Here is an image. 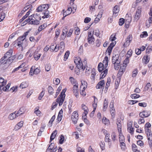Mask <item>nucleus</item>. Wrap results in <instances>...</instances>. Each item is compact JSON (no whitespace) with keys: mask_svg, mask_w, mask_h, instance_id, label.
<instances>
[{"mask_svg":"<svg viewBox=\"0 0 152 152\" xmlns=\"http://www.w3.org/2000/svg\"><path fill=\"white\" fill-rule=\"evenodd\" d=\"M29 31H28L25 32L23 35L18 38L17 40L15 41L12 43L13 46L15 47L16 45L19 47H21L23 43V42L25 39L26 37L28 35Z\"/></svg>","mask_w":152,"mask_h":152,"instance_id":"1","label":"nucleus"},{"mask_svg":"<svg viewBox=\"0 0 152 152\" xmlns=\"http://www.w3.org/2000/svg\"><path fill=\"white\" fill-rule=\"evenodd\" d=\"M66 91V90H65V89H63L60 95L56 99V102L59 103V106H61L62 104L64 101L65 96V93Z\"/></svg>","mask_w":152,"mask_h":152,"instance_id":"2","label":"nucleus"},{"mask_svg":"<svg viewBox=\"0 0 152 152\" xmlns=\"http://www.w3.org/2000/svg\"><path fill=\"white\" fill-rule=\"evenodd\" d=\"M145 129L150 147L152 149V134L151 131L149 128Z\"/></svg>","mask_w":152,"mask_h":152,"instance_id":"3","label":"nucleus"},{"mask_svg":"<svg viewBox=\"0 0 152 152\" xmlns=\"http://www.w3.org/2000/svg\"><path fill=\"white\" fill-rule=\"evenodd\" d=\"M74 62L78 69L84 70L86 66H83L81 60L80 58L78 57L77 59H75L74 61Z\"/></svg>","mask_w":152,"mask_h":152,"instance_id":"4","label":"nucleus"},{"mask_svg":"<svg viewBox=\"0 0 152 152\" xmlns=\"http://www.w3.org/2000/svg\"><path fill=\"white\" fill-rule=\"evenodd\" d=\"M49 5L48 4H42L37 7L36 10L37 11V12H40L47 10L49 8Z\"/></svg>","mask_w":152,"mask_h":152,"instance_id":"5","label":"nucleus"},{"mask_svg":"<svg viewBox=\"0 0 152 152\" xmlns=\"http://www.w3.org/2000/svg\"><path fill=\"white\" fill-rule=\"evenodd\" d=\"M71 118L74 124H75L78 119V115L77 112H74L72 114Z\"/></svg>","mask_w":152,"mask_h":152,"instance_id":"6","label":"nucleus"},{"mask_svg":"<svg viewBox=\"0 0 152 152\" xmlns=\"http://www.w3.org/2000/svg\"><path fill=\"white\" fill-rule=\"evenodd\" d=\"M73 91L75 97L77 98L78 97L79 89L78 84L74 85L73 88Z\"/></svg>","mask_w":152,"mask_h":152,"instance_id":"7","label":"nucleus"},{"mask_svg":"<svg viewBox=\"0 0 152 152\" xmlns=\"http://www.w3.org/2000/svg\"><path fill=\"white\" fill-rule=\"evenodd\" d=\"M132 39V35H129L126 39V42L124 44V47H126L128 46L130 44Z\"/></svg>","mask_w":152,"mask_h":152,"instance_id":"8","label":"nucleus"},{"mask_svg":"<svg viewBox=\"0 0 152 152\" xmlns=\"http://www.w3.org/2000/svg\"><path fill=\"white\" fill-rule=\"evenodd\" d=\"M141 12V11L140 8L137 9L134 15V21H137L138 20L140 17Z\"/></svg>","mask_w":152,"mask_h":152,"instance_id":"9","label":"nucleus"},{"mask_svg":"<svg viewBox=\"0 0 152 152\" xmlns=\"http://www.w3.org/2000/svg\"><path fill=\"white\" fill-rule=\"evenodd\" d=\"M54 145V143H51L49 146L47 150V152L48 151H50V152H56L57 151V148L56 146L55 148H54L53 147V145Z\"/></svg>","mask_w":152,"mask_h":152,"instance_id":"10","label":"nucleus"},{"mask_svg":"<svg viewBox=\"0 0 152 152\" xmlns=\"http://www.w3.org/2000/svg\"><path fill=\"white\" fill-rule=\"evenodd\" d=\"M37 17H39V15H38L37 14L36 15H35V17H34V18L35 20L33 19L32 20L31 22L30 23L31 24L36 25L39 24V21L37 20Z\"/></svg>","mask_w":152,"mask_h":152,"instance_id":"11","label":"nucleus"},{"mask_svg":"<svg viewBox=\"0 0 152 152\" xmlns=\"http://www.w3.org/2000/svg\"><path fill=\"white\" fill-rule=\"evenodd\" d=\"M119 55L118 54H115L113 55L112 57V63L115 64L118 61H120V60H119Z\"/></svg>","mask_w":152,"mask_h":152,"instance_id":"12","label":"nucleus"},{"mask_svg":"<svg viewBox=\"0 0 152 152\" xmlns=\"http://www.w3.org/2000/svg\"><path fill=\"white\" fill-rule=\"evenodd\" d=\"M104 84V80H102L98 83L96 86V88L97 89L103 88Z\"/></svg>","mask_w":152,"mask_h":152,"instance_id":"13","label":"nucleus"},{"mask_svg":"<svg viewBox=\"0 0 152 152\" xmlns=\"http://www.w3.org/2000/svg\"><path fill=\"white\" fill-rule=\"evenodd\" d=\"M117 125L118 130L119 132H121V122L120 119H117L116 121Z\"/></svg>","mask_w":152,"mask_h":152,"instance_id":"14","label":"nucleus"},{"mask_svg":"<svg viewBox=\"0 0 152 152\" xmlns=\"http://www.w3.org/2000/svg\"><path fill=\"white\" fill-rule=\"evenodd\" d=\"M15 58L14 56H11L7 58V61H6V63L7 64V66H9L12 63Z\"/></svg>","mask_w":152,"mask_h":152,"instance_id":"15","label":"nucleus"},{"mask_svg":"<svg viewBox=\"0 0 152 152\" xmlns=\"http://www.w3.org/2000/svg\"><path fill=\"white\" fill-rule=\"evenodd\" d=\"M119 11V6L116 5L115 6L113 9V15L116 16L117 15H115L118 14Z\"/></svg>","mask_w":152,"mask_h":152,"instance_id":"16","label":"nucleus"},{"mask_svg":"<svg viewBox=\"0 0 152 152\" xmlns=\"http://www.w3.org/2000/svg\"><path fill=\"white\" fill-rule=\"evenodd\" d=\"M25 108L24 107H22L20 109V110L18 111L17 113H16L17 117H18L20 115L23 114L24 112Z\"/></svg>","mask_w":152,"mask_h":152,"instance_id":"17","label":"nucleus"},{"mask_svg":"<svg viewBox=\"0 0 152 152\" xmlns=\"http://www.w3.org/2000/svg\"><path fill=\"white\" fill-rule=\"evenodd\" d=\"M12 53V49H10L5 54L4 57L6 58H8L11 56Z\"/></svg>","mask_w":152,"mask_h":152,"instance_id":"18","label":"nucleus"},{"mask_svg":"<svg viewBox=\"0 0 152 152\" xmlns=\"http://www.w3.org/2000/svg\"><path fill=\"white\" fill-rule=\"evenodd\" d=\"M57 132L56 130H55L52 133L50 137V142H51L55 137L56 135L57 134Z\"/></svg>","mask_w":152,"mask_h":152,"instance_id":"19","label":"nucleus"},{"mask_svg":"<svg viewBox=\"0 0 152 152\" xmlns=\"http://www.w3.org/2000/svg\"><path fill=\"white\" fill-rule=\"evenodd\" d=\"M82 109L84 110V113L83 114H84L85 116H86L87 114L88 113V109L87 107H86L84 104H82Z\"/></svg>","mask_w":152,"mask_h":152,"instance_id":"20","label":"nucleus"},{"mask_svg":"<svg viewBox=\"0 0 152 152\" xmlns=\"http://www.w3.org/2000/svg\"><path fill=\"white\" fill-rule=\"evenodd\" d=\"M68 11H69V12H67V11H65V13L63 14L64 17H63L62 18V19L63 20H64V18L65 17H66V16H67V15H69V14H71V12L72 11V9L71 7H70L68 8Z\"/></svg>","mask_w":152,"mask_h":152,"instance_id":"21","label":"nucleus"},{"mask_svg":"<svg viewBox=\"0 0 152 152\" xmlns=\"http://www.w3.org/2000/svg\"><path fill=\"white\" fill-rule=\"evenodd\" d=\"M108 62V58L107 56H106L103 61V63L104 64V67L106 68L107 66Z\"/></svg>","mask_w":152,"mask_h":152,"instance_id":"22","label":"nucleus"},{"mask_svg":"<svg viewBox=\"0 0 152 152\" xmlns=\"http://www.w3.org/2000/svg\"><path fill=\"white\" fill-rule=\"evenodd\" d=\"M65 43L63 42H61L60 44V46H59V49L61 50V52H63L64 49L65 48Z\"/></svg>","mask_w":152,"mask_h":152,"instance_id":"23","label":"nucleus"},{"mask_svg":"<svg viewBox=\"0 0 152 152\" xmlns=\"http://www.w3.org/2000/svg\"><path fill=\"white\" fill-rule=\"evenodd\" d=\"M104 64L102 63L99 64L98 66V69L99 72H101L103 70Z\"/></svg>","mask_w":152,"mask_h":152,"instance_id":"24","label":"nucleus"},{"mask_svg":"<svg viewBox=\"0 0 152 152\" xmlns=\"http://www.w3.org/2000/svg\"><path fill=\"white\" fill-rule=\"evenodd\" d=\"M49 12L48 10H46L45 11H43L42 14L44 15L42 17L43 18H48L49 17Z\"/></svg>","mask_w":152,"mask_h":152,"instance_id":"25","label":"nucleus"},{"mask_svg":"<svg viewBox=\"0 0 152 152\" xmlns=\"http://www.w3.org/2000/svg\"><path fill=\"white\" fill-rule=\"evenodd\" d=\"M63 111L62 109H61L59 112L58 116V121H61L62 118V114Z\"/></svg>","mask_w":152,"mask_h":152,"instance_id":"26","label":"nucleus"},{"mask_svg":"<svg viewBox=\"0 0 152 152\" xmlns=\"http://www.w3.org/2000/svg\"><path fill=\"white\" fill-rule=\"evenodd\" d=\"M119 140L120 142H124L125 141V139L124 137L122 135V134L121 132H119Z\"/></svg>","mask_w":152,"mask_h":152,"instance_id":"27","label":"nucleus"},{"mask_svg":"<svg viewBox=\"0 0 152 152\" xmlns=\"http://www.w3.org/2000/svg\"><path fill=\"white\" fill-rule=\"evenodd\" d=\"M15 113H13L10 114L9 116V118L10 120H12L15 118H16L17 117L16 114Z\"/></svg>","mask_w":152,"mask_h":152,"instance_id":"28","label":"nucleus"},{"mask_svg":"<svg viewBox=\"0 0 152 152\" xmlns=\"http://www.w3.org/2000/svg\"><path fill=\"white\" fill-rule=\"evenodd\" d=\"M30 12L29 11H28V12H27L26 13V14L25 15H24L22 19H20L19 20V22L20 23L22 22L23 20H24L28 16V15L30 14Z\"/></svg>","mask_w":152,"mask_h":152,"instance_id":"29","label":"nucleus"},{"mask_svg":"<svg viewBox=\"0 0 152 152\" xmlns=\"http://www.w3.org/2000/svg\"><path fill=\"white\" fill-rule=\"evenodd\" d=\"M108 70L107 69L105 70L101 74V76L102 77H100V78H103L106 75L107 73Z\"/></svg>","mask_w":152,"mask_h":152,"instance_id":"30","label":"nucleus"},{"mask_svg":"<svg viewBox=\"0 0 152 152\" xmlns=\"http://www.w3.org/2000/svg\"><path fill=\"white\" fill-rule=\"evenodd\" d=\"M91 72V79H92L93 80H94V77L96 75V72L95 69L94 68L92 69Z\"/></svg>","mask_w":152,"mask_h":152,"instance_id":"31","label":"nucleus"},{"mask_svg":"<svg viewBox=\"0 0 152 152\" xmlns=\"http://www.w3.org/2000/svg\"><path fill=\"white\" fill-rule=\"evenodd\" d=\"M69 79L71 82L72 84H75V85H76V84H78L77 83L76 80L73 77H70L69 78Z\"/></svg>","mask_w":152,"mask_h":152,"instance_id":"32","label":"nucleus"},{"mask_svg":"<svg viewBox=\"0 0 152 152\" xmlns=\"http://www.w3.org/2000/svg\"><path fill=\"white\" fill-rule=\"evenodd\" d=\"M48 91L49 93L50 94H52L54 93L53 89V88L50 86H49L48 87Z\"/></svg>","mask_w":152,"mask_h":152,"instance_id":"33","label":"nucleus"},{"mask_svg":"<svg viewBox=\"0 0 152 152\" xmlns=\"http://www.w3.org/2000/svg\"><path fill=\"white\" fill-rule=\"evenodd\" d=\"M85 115H84L83 114L82 115V117L83 118V120L85 123L88 125H90V124L89 121L87 120L85 117Z\"/></svg>","mask_w":152,"mask_h":152,"instance_id":"34","label":"nucleus"},{"mask_svg":"<svg viewBox=\"0 0 152 152\" xmlns=\"http://www.w3.org/2000/svg\"><path fill=\"white\" fill-rule=\"evenodd\" d=\"M41 55V54L38 53H35L34 55V56L35 59L36 60H38L40 58Z\"/></svg>","mask_w":152,"mask_h":152,"instance_id":"35","label":"nucleus"},{"mask_svg":"<svg viewBox=\"0 0 152 152\" xmlns=\"http://www.w3.org/2000/svg\"><path fill=\"white\" fill-rule=\"evenodd\" d=\"M28 85L27 83L25 82H23L20 85V87L23 89L27 87Z\"/></svg>","mask_w":152,"mask_h":152,"instance_id":"36","label":"nucleus"},{"mask_svg":"<svg viewBox=\"0 0 152 152\" xmlns=\"http://www.w3.org/2000/svg\"><path fill=\"white\" fill-rule=\"evenodd\" d=\"M150 16H151L149 18L148 20L149 23H148L147 22L146 23V25L148 27H149L150 26V24L152 23V15Z\"/></svg>","mask_w":152,"mask_h":152,"instance_id":"37","label":"nucleus"},{"mask_svg":"<svg viewBox=\"0 0 152 152\" xmlns=\"http://www.w3.org/2000/svg\"><path fill=\"white\" fill-rule=\"evenodd\" d=\"M47 26L46 24H44L39 27L38 31L39 32L44 29Z\"/></svg>","mask_w":152,"mask_h":152,"instance_id":"38","label":"nucleus"},{"mask_svg":"<svg viewBox=\"0 0 152 152\" xmlns=\"http://www.w3.org/2000/svg\"><path fill=\"white\" fill-rule=\"evenodd\" d=\"M7 59L4 56L0 60V65H2L4 62L7 61Z\"/></svg>","mask_w":152,"mask_h":152,"instance_id":"39","label":"nucleus"},{"mask_svg":"<svg viewBox=\"0 0 152 152\" xmlns=\"http://www.w3.org/2000/svg\"><path fill=\"white\" fill-rule=\"evenodd\" d=\"M120 143L121 144L120 146L121 149L122 150H125L126 148L125 143H124V142H121Z\"/></svg>","mask_w":152,"mask_h":152,"instance_id":"40","label":"nucleus"},{"mask_svg":"<svg viewBox=\"0 0 152 152\" xmlns=\"http://www.w3.org/2000/svg\"><path fill=\"white\" fill-rule=\"evenodd\" d=\"M45 91V90L42 91L38 97L39 100H41L42 99V97H43L44 95Z\"/></svg>","mask_w":152,"mask_h":152,"instance_id":"41","label":"nucleus"},{"mask_svg":"<svg viewBox=\"0 0 152 152\" xmlns=\"http://www.w3.org/2000/svg\"><path fill=\"white\" fill-rule=\"evenodd\" d=\"M120 61H118L115 64L114 68L115 70H118L119 68V66H120Z\"/></svg>","mask_w":152,"mask_h":152,"instance_id":"42","label":"nucleus"},{"mask_svg":"<svg viewBox=\"0 0 152 152\" xmlns=\"http://www.w3.org/2000/svg\"><path fill=\"white\" fill-rule=\"evenodd\" d=\"M100 148L102 150H103L105 149V143L104 142L101 141L99 143Z\"/></svg>","mask_w":152,"mask_h":152,"instance_id":"43","label":"nucleus"},{"mask_svg":"<svg viewBox=\"0 0 152 152\" xmlns=\"http://www.w3.org/2000/svg\"><path fill=\"white\" fill-rule=\"evenodd\" d=\"M102 121L105 124H108L109 122V120L106 118L104 117L102 119Z\"/></svg>","mask_w":152,"mask_h":152,"instance_id":"44","label":"nucleus"},{"mask_svg":"<svg viewBox=\"0 0 152 152\" xmlns=\"http://www.w3.org/2000/svg\"><path fill=\"white\" fill-rule=\"evenodd\" d=\"M140 96L138 94H131V97L132 99H137L139 97H140Z\"/></svg>","mask_w":152,"mask_h":152,"instance_id":"45","label":"nucleus"},{"mask_svg":"<svg viewBox=\"0 0 152 152\" xmlns=\"http://www.w3.org/2000/svg\"><path fill=\"white\" fill-rule=\"evenodd\" d=\"M69 54V51H67L65 54L64 57V60L66 61V60L68 58V57Z\"/></svg>","mask_w":152,"mask_h":152,"instance_id":"46","label":"nucleus"},{"mask_svg":"<svg viewBox=\"0 0 152 152\" xmlns=\"http://www.w3.org/2000/svg\"><path fill=\"white\" fill-rule=\"evenodd\" d=\"M64 136L62 135H61L59 139V143L60 144H62L64 142Z\"/></svg>","mask_w":152,"mask_h":152,"instance_id":"47","label":"nucleus"},{"mask_svg":"<svg viewBox=\"0 0 152 152\" xmlns=\"http://www.w3.org/2000/svg\"><path fill=\"white\" fill-rule=\"evenodd\" d=\"M138 70L137 69H136L133 71L132 74V76L133 77H136L137 75V74Z\"/></svg>","mask_w":152,"mask_h":152,"instance_id":"48","label":"nucleus"},{"mask_svg":"<svg viewBox=\"0 0 152 152\" xmlns=\"http://www.w3.org/2000/svg\"><path fill=\"white\" fill-rule=\"evenodd\" d=\"M10 86V84L8 83L7 85L4 87H3L2 89L4 91H7L8 90Z\"/></svg>","mask_w":152,"mask_h":152,"instance_id":"49","label":"nucleus"},{"mask_svg":"<svg viewBox=\"0 0 152 152\" xmlns=\"http://www.w3.org/2000/svg\"><path fill=\"white\" fill-rule=\"evenodd\" d=\"M61 87H60V86L59 87L58 89H57L56 90V94H55V96L54 98H56L59 92L61 91Z\"/></svg>","mask_w":152,"mask_h":152,"instance_id":"50","label":"nucleus"},{"mask_svg":"<svg viewBox=\"0 0 152 152\" xmlns=\"http://www.w3.org/2000/svg\"><path fill=\"white\" fill-rule=\"evenodd\" d=\"M51 68V65L50 64H47L45 66V70L48 72L50 71Z\"/></svg>","mask_w":152,"mask_h":152,"instance_id":"51","label":"nucleus"},{"mask_svg":"<svg viewBox=\"0 0 152 152\" xmlns=\"http://www.w3.org/2000/svg\"><path fill=\"white\" fill-rule=\"evenodd\" d=\"M132 150L134 152L136 151L137 150V147L134 144H132Z\"/></svg>","mask_w":152,"mask_h":152,"instance_id":"52","label":"nucleus"},{"mask_svg":"<svg viewBox=\"0 0 152 152\" xmlns=\"http://www.w3.org/2000/svg\"><path fill=\"white\" fill-rule=\"evenodd\" d=\"M124 23V19L123 18H120L119 19L118 22L120 26H122Z\"/></svg>","mask_w":152,"mask_h":152,"instance_id":"53","label":"nucleus"},{"mask_svg":"<svg viewBox=\"0 0 152 152\" xmlns=\"http://www.w3.org/2000/svg\"><path fill=\"white\" fill-rule=\"evenodd\" d=\"M88 43L90 44H92V42H94L95 40L94 37L91 38H88Z\"/></svg>","mask_w":152,"mask_h":152,"instance_id":"54","label":"nucleus"},{"mask_svg":"<svg viewBox=\"0 0 152 152\" xmlns=\"http://www.w3.org/2000/svg\"><path fill=\"white\" fill-rule=\"evenodd\" d=\"M140 35V37L141 38L145 37L148 36V33L146 31H144Z\"/></svg>","mask_w":152,"mask_h":152,"instance_id":"55","label":"nucleus"},{"mask_svg":"<svg viewBox=\"0 0 152 152\" xmlns=\"http://www.w3.org/2000/svg\"><path fill=\"white\" fill-rule=\"evenodd\" d=\"M5 14L4 12H2L0 16V21H2L5 18Z\"/></svg>","mask_w":152,"mask_h":152,"instance_id":"56","label":"nucleus"},{"mask_svg":"<svg viewBox=\"0 0 152 152\" xmlns=\"http://www.w3.org/2000/svg\"><path fill=\"white\" fill-rule=\"evenodd\" d=\"M142 115L143 117H147L150 115V114L148 113L147 112L145 111H143L142 112Z\"/></svg>","mask_w":152,"mask_h":152,"instance_id":"57","label":"nucleus"},{"mask_svg":"<svg viewBox=\"0 0 152 152\" xmlns=\"http://www.w3.org/2000/svg\"><path fill=\"white\" fill-rule=\"evenodd\" d=\"M113 48L111 47H110V46H109L108 47L107 50V51L108 52L109 55H110V54L112 52Z\"/></svg>","mask_w":152,"mask_h":152,"instance_id":"58","label":"nucleus"},{"mask_svg":"<svg viewBox=\"0 0 152 152\" xmlns=\"http://www.w3.org/2000/svg\"><path fill=\"white\" fill-rule=\"evenodd\" d=\"M40 72V70L38 68H36L34 70V74L37 75Z\"/></svg>","mask_w":152,"mask_h":152,"instance_id":"59","label":"nucleus"},{"mask_svg":"<svg viewBox=\"0 0 152 152\" xmlns=\"http://www.w3.org/2000/svg\"><path fill=\"white\" fill-rule=\"evenodd\" d=\"M91 18L88 17H86L84 20V22L86 23H88L91 20Z\"/></svg>","mask_w":152,"mask_h":152,"instance_id":"60","label":"nucleus"},{"mask_svg":"<svg viewBox=\"0 0 152 152\" xmlns=\"http://www.w3.org/2000/svg\"><path fill=\"white\" fill-rule=\"evenodd\" d=\"M116 39L115 37V35H113V34L112 35L110 38V40L111 41H113Z\"/></svg>","mask_w":152,"mask_h":152,"instance_id":"61","label":"nucleus"},{"mask_svg":"<svg viewBox=\"0 0 152 152\" xmlns=\"http://www.w3.org/2000/svg\"><path fill=\"white\" fill-rule=\"evenodd\" d=\"M137 144L138 145L140 146H143L144 145L143 142L140 140L138 141L137 142Z\"/></svg>","mask_w":152,"mask_h":152,"instance_id":"62","label":"nucleus"},{"mask_svg":"<svg viewBox=\"0 0 152 152\" xmlns=\"http://www.w3.org/2000/svg\"><path fill=\"white\" fill-rule=\"evenodd\" d=\"M80 29L79 28L77 27L75 31V34L76 35H78L80 33Z\"/></svg>","mask_w":152,"mask_h":152,"instance_id":"63","label":"nucleus"},{"mask_svg":"<svg viewBox=\"0 0 152 152\" xmlns=\"http://www.w3.org/2000/svg\"><path fill=\"white\" fill-rule=\"evenodd\" d=\"M109 135L108 134H106L105 138V141L106 142H110Z\"/></svg>","mask_w":152,"mask_h":152,"instance_id":"64","label":"nucleus"}]
</instances>
